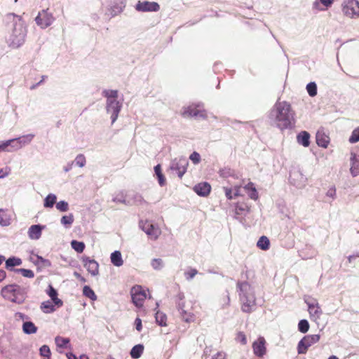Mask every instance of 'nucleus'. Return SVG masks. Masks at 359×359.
Wrapping results in <instances>:
<instances>
[{
    "label": "nucleus",
    "instance_id": "nucleus-39",
    "mask_svg": "<svg viewBox=\"0 0 359 359\" xmlns=\"http://www.w3.org/2000/svg\"><path fill=\"white\" fill-rule=\"evenodd\" d=\"M310 347L309 345L306 344V341L303 339V338L299 341L297 345V352L299 354H305Z\"/></svg>",
    "mask_w": 359,
    "mask_h": 359
},
{
    "label": "nucleus",
    "instance_id": "nucleus-7",
    "mask_svg": "<svg viewBox=\"0 0 359 359\" xmlns=\"http://www.w3.org/2000/svg\"><path fill=\"white\" fill-rule=\"evenodd\" d=\"M130 294L133 303L137 307H142L147 298L146 292L140 285H135L131 288Z\"/></svg>",
    "mask_w": 359,
    "mask_h": 359
},
{
    "label": "nucleus",
    "instance_id": "nucleus-3",
    "mask_svg": "<svg viewBox=\"0 0 359 359\" xmlns=\"http://www.w3.org/2000/svg\"><path fill=\"white\" fill-rule=\"evenodd\" d=\"M34 135H27L20 137L14 138L0 142V152L6 151L11 152L18 150L22 147L24 145L29 143Z\"/></svg>",
    "mask_w": 359,
    "mask_h": 359
},
{
    "label": "nucleus",
    "instance_id": "nucleus-17",
    "mask_svg": "<svg viewBox=\"0 0 359 359\" xmlns=\"http://www.w3.org/2000/svg\"><path fill=\"white\" fill-rule=\"evenodd\" d=\"M194 191L200 196H208L211 191V186L208 182H201L195 185Z\"/></svg>",
    "mask_w": 359,
    "mask_h": 359
},
{
    "label": "nucleus",
    "instance_id": "nucleus-6",
    "mask_svg": "<svg viewBox=\"0 0 359 359\" xmlns=\"http://www.w3.org/2000/svg\"><path fill=\"white\" fill-rule=\"evenodd\" d=\"M344 14L349 18L359 17V1L357 0H345L342 4Z\"/></svg>",
    "mask_w": 359,
    "mask_h": 359
},
{
    "label": "nucleus",
    "instance_id": "nucleus-31",
    "mask_svg": "<svg viewBox=\"0 0 359 359\" xmlns=\"http://www.w3.org/2000/svg\"><path fill=\"white\" fill-rule=\"evenodd\" d=\"M55 304H53L50 301L48 300L41 303V309L43 313H50L55 311Z\"/></svg>",
    "mask_w": 359,
    "mask_h": 359
},
{
    "label": "nucleus",
    "instance_id": "nucleus-5",
    "mask_svg": "<svg viewBox=\"0 0 359 359\" xmlns=\"http://www.w3.org/2000/svg\"><path fill=\"white\" fill-rule=\"evenodd\" d=\"M27 32V28L22 22L16 23L10 36L11 46L18 48L23 44Z\"/></svg>",
    "mask_w": 359,
    "mask_h": 359
},
{
    "label": "nucleus",
    "instance_id": "nucleus-21",
    "mask_svg": "<svg viewBox=\"0 0 359 359\" xmlns=\"http://www.w3.org/2000/svg\"><path fill=\"white\" fill-rule=\"evenodd\" d=\"M42 228L40 225H32L28 230V235L31 239H39L41 236Z\"/></svg>",
    "mask_w": 359,
    "mask_h": 359
},
{
    "label": "nucleus",
    "instance_id": "nucleus-8",
    "mask_svg": "<svg viewBox=\"0 0 359 359\" xmlns=\"http://www.w3.org/2000/svg\"><path fill=\"white\" fill-rule=\"evenodd\" d=\"M181 114L184 118L200 117L205 118L207 116L205 110L194 104L184 107Z\"/></svg>",
    "mask_w": 359,
    "mask_h": 359
},
{
    "label": "nucleus",
    "instance_id": "nucleus-63",
    "mask_svg": "<svg viewBox=\"0 0 359 359\" xmlns=\"http://www.w3.org/2000/svg\"><path fill=\"white\" fill-rule=\"evenodd\" d=\"M328 359H339V358L335 355H332Z\"/></svg>",
    "mask_w": 359,
    "mask_h": 359
},
{
    "label": "nucleus",
    "instance_id": "nucleus-4",
    "mask_svg": "<svg viewBox=\"0 0 359 359\" xmlns=\"http://www.w3.org/2000/svg\"><path fill=\"white\" fill-rule=\"evenodd\" d=\"M1 294L4 299L18 304H22L25 299L24 292L17 285L5 286L2 288Z\"/></svg>",
    "mask_w": 359,
    "mask_h": 359
},
{
    "label": "nucleus",
    "instance_id": "nucleus-14",
    "mask_svg": "<svg viewBox=\"0 0 359 359\" xmlns=\"http://www.w3.org/2000/svg\"><path fill=\"white\" fill-rule=\"evenodd\" d=\"M82 262L84 267L92 276H96L98 274L99 264L95 260L90 259L87 257H83Z\"/></svg>",
    "mask_w": 359,
    "mask_h": 359
},
{
    "label": "nucleus",
    "instance_id": "nucleus-34",
    "mask_svg": "<svg viewBox=\"0 0 359 359\" xmlns=\"http://www.w3.org/2000/svg\"><path fill=\"white\" fill-rule=\"evenodd\" d=\"M23 331L27 334H34L37 331V327L32 322H25L22 326Z\"/></svg>",
    "mask_w": 359,
    "mask_h": 359
},
{
    "label": "nucleus",
    "instance_id": "nucleus-38",
    "mask_svg": "<svg viewBox=\"0 0 359 359\" xmlns=\"http://www.w3.org/2000/svg\"><path fill=\"white\" fill-rule=\"evenodd\" d=\"M34 257H36V260L34 261L36 264L43 267L50 266L51 262L48 259H43L39 255H35Z\"/></svg>",
    "mask_w": 359,
    "mask_h": 359
},
{
    "label": "nucleus",
    "instance_id": "nucleus-36",
    "mask_svg": "<svg viewBox=\"0 0 359 359\" xmlns=\"http://www.w3.org/2000/svg\"><path fill=\"white\" fill-rule=\"evenodd\" d=\"M57 197L55 195L50 194L44 200L45 208H53V205L56 203Z\"/></svg>",
    "mask_w": 359,
    "mask_h": 359
},
{
    "label": "nucleus",
    "instance_id": "nucleus-22",
    "mask_svg": "<svg viewBox=\"0 0 359 359\" xmlns=\"http://www.w3.org/2000/svg\"><path fill=\"white\" fill-rule=\"evenodd\" d=\"M351 172L353 176H357L359 175V156L354 153H351Z\"/></svg>",
    "mask_w": 359,
    "mask_h": 359
},
{
    "label": "nucleus",
    "instance_id": "nucleus-57",
    "mask_svg": "<svg viewBox=\"0 0 359 359\" xmlns=\"http://www.w3.org/2000/svg\"><path fill=\"white\" fill-rule=\"evenodd\" d=\"M320 1L327 8L333 4L334 0H320Z\"/></svg>",
    "mask_w": 359,
    "mask_h": 359
},
{
    "label": "nucleus",
    "instance_id": "nucleus-35",
    "mask_svg": "<svg viewBox=\"0 0 359 359\" xmlns=\"http://www.w3.org/2000/svg\"><path fill=\"white\" fill-rule=\"evenodd\" d=\"M71 246L78 253L83 252L86 247L83 242L78 241L76 240H73L71 242Z\"/></svg>",
    "mask_w": 359,
    "mask_h": 359
},
{
    "label": "nucleus",
    "instance_id": "nucleus-30",
    "mask_svg": "<svg viewBox=\"0 0 359 359\" xmlns=\"http://www.w3.org/2000/svg\"><path fill=\"white\" fill-rule=\"evenodd\" d=\"M257 246L262 250H267L270 247V241L266 236H262L258 240Z\"/></svg>",
    "mask_w": 359,
    "mask_h": 359
},
{
    "label": "nucleus",
    "instance_id": "nucleus-40",
    "mask_svg": "<svg viewBox=\"0 0 359 359\" xmlns=\"http://www.w3.org/2000/svg\"><path fill=\"white\" fill-rule=\"evenodd\" d=\"M22 264V260L20 258L11 257L8 258L6 262L7 268L19 266Z\"/></svg>",
    "mask_w": 359,
    "mask_h": 359
},
{
    "label": "nucleus",
    "instance_id": "nucleus-23",
    "mask_svg": "<svg viewBox=\"0 0 359 359\" xmlns=\"http://www.w3.org/2000/svg\"><path fill=\"white\" fill-rule=\"evenodd\" d=\"M237 286L239 288V297H240L252 294V293L250 292L251 287L248 282H246V281L238 282L237 283Z\"/></svg>",
    "mask_w": 359,
    "mask_h": 359
},
{
    "label": "nucleus",
    "instance_id": "nucleus-10",
    "mask_svg": "<svg viewBox=\"0 0 359 359\" xmlns=\"http://www.w3.org/2000/svg\"><path fill=\"white\" fill-rule=\"evenodd\" d=\"M142 229L153 240H156L161 233L160 229L148 221L142 222Z\"/></svg>",
    "mask_w": 359,
    "mask_h": 359
},
{
    "label": "nucleus",
    "instance_id": "nucleus-53",
    "mask_svg": "<svg viewBox=\"0 0 359 359\" xmlns=\"http://www.w3.org/2000/svg\"><path fill=\"white\" fill-rule=\"evenodd\" d=\"M74 221L73 216L72 215L69 216H63L61 219V223L64 225H70Z\"/></svg>",
    "mask_w": 359,
    "mask_h": 359
},
{
    "label": "nucleus",
    "instance_id": "nucleus-54",
    "mask_svg": "<svg viewBox=\"0 0 359 359\" xmlns=\"http://www.w3.org/2000/svg\"><path fill=\"white\" fill-rule=\"evenodd\" d=\"M135 328L138 332H141L142 330V320L140 318H137L135 320Z\"/></svg>",
    "mask_w": 359,
    "mask_h": 359
},
{
    "label": "nucleus",
    "instance_id": "nucleus-42",
    "mask_svg": "<svg viewBox=\"0 0 359 359\" xmlns=\"http://www.w3.org/2000/svg\"><path fill=\"white\" fill-rule=\"evenodd\" d=\"M306 90L309 95L311 97H313L317 94V86L313 82H311L309 84H307Z\"/></svg>",
    "mask_w": 359,
    "mask_h": 359
},
{
    "label": "nucleus",
    "instance_id": "nucleus-15",
    "mask_svg": "<svg viewBox=\"0 0 359 359\" xmlns=\"http://www.w3.org/2000/svg\"><path fill=\"white\" fill-rule=\"evenodd\" d=\"M242 302L241 309L243 312L250 313L255 306V298L254 295L250 294L245 297H240Z\"/></svg>",
    "mask_w": 359,
    "mask_h": 359
},
{
    "label": "nucleus",
    "instance_id": "nucleus-32",
    "mask_svg": "<svg viewBox=\"0 0 359 359\" xmlns=\"http://www.w3.org/2000/svg\"><path fill=\"white\" fill-rule=\"evenodd\" d=\"M156 322L160 325V326H166L167 325V316L166 315L161 311H157L156 313Z\"/></svg>",
    "mask_w": 359,
    "mask_h": 359
},
{
    "label": "nucleus",
    "instance_id": "nucleus-16",
    "mask_svg": "<svg viewBox=\"0 0 359 359\" xmlns=\"http://www.w3.org/2000/svg\"><path fill=\"white\" fill-rule=\"evenodd\" d=\"M266 341L264 337H260L252 344L254 353L258 357H262L266 353Z\"/></svg>",
    "mask_w": 359,
    "mask_h": 359
},
{
    "label": "nucleus",
    "instance_id": "nucleus-13",
    "mask_svg": "<svg viewBox=\"0 0 359 359\" xmlns=\"http://www.w3.org/2000/svg\"><path fill=\"white\" fill-rule=\"evenodd\" d=\"M307 305L310 318L313 321H317L323 313L319 304L314 301L313 302H307Z\"/></svg>",
    "mask_w": 359,
    "mask_h": 359
},
{
    "label": "nucleus",
    "instance_id": "nucleus-9",
    "mask_svg": "<svg viewBox=\"0 0 359 359\" xmlns=\"http://www.w3.org/2000/svg\"><path fill=\"white\" fill-rule=\"evenodd\" d=\"M54 20V17L48 12V10H43L41 12H39L35 18L36 24L43 29L50 26Z\"/></svg>",
    "mask_w": 359,
    "mask_h": 359
},
{
    "label": "nucleus",
    "instance_id": "nucleus-44",
    "mask_svg": "<svg viewBox=\"0 0 359 359\" xmlns=\"http://www.w3.org/2000/svg\"><path fill=\"white\" fill-rule=\"evenodd\" d=\"M40 354L43 359H50V351L48 346L43 345L40 348Z\"/></svg>",
    "mask_w": 359,
    "mask_h": 359
},
{
    "label": "nucleus",
    "instance_id": "nucleus-29",
    "mask_svg": "<svg viewBox=\"0 0 359 359\" xmlns=\"http://www.w3.org/2000/svg\"><path fill=\"white\" fill-rule=\"evenodd\" d=\"M154 172L158 178L159 184L162 187L166 183V180L163 174L162 173L161 165L160 164L156 165L154 167Z\"/></svg>",
    "mask_w": 359,
    "mask_h": 359
},
{
    "label": "nucleus",
    "instance_id": "nucleus-48",
    "mask_svg": "<svg viewBox=\"0 0 359 359\" xmlns=\"http://www.w3.org/2000/svg\"><path fill=\"white\" fill-rule=\"evenodd\" d=\"M151 265L155 270H159L163 267V260L161 259H154L151 262Z\"/></svg>",
    "mask_w": 359,
    "mask_h": 359
},
{
    "label": "nucleus",
    "instance_id": "nucleus-62",
    "mask_svg": "<svg viewBox=\"0 0 359 359\" xmlns=\"http://www.w3.org/2000/svg\"><path fill=\"white\" fill-rule=\"evenodd\" d=\"M74 276L77 278H79L81 277V275L77 272H74Z\"/></svg>",
    "mask_w": 359,
    "mask_h": 359
},
{
    "label": "nucleus",
    "instance_id": "nucleus-1",
    "mask_svg": "<svg viewBox=\"0 0 359 359\" xmlns=\"http://www.w3.org/2000/svg\"><path fill=\"white\" fill-rule=\"evenodd\" d=\"M275 116V123L280 130L286 129L291 126L294 121V112L291 105L285 101L278 102L272 111Z\"/></svg>",
    "mask_w": 359,
    "mask_h": 359
},
{
    "label": "nucleus",
    "instance_id": "nucleus-26",
    "mask_svg": "<svg viewBox=\"0 0 359 359\" xmlns=\"http://www.w3.org/2000/svg\"><path fill=\"white\" fill-rule=\"evenodd\" d=\"M310 135L306 131H302L297 135V142L304 147H309L310 144Z\"/></svg>",
    "mask_w": 359,
    "mask_h": 359
},
{
    "label": "nucleus",
    "instance_id": "nucleus-24",
    "mask_svg": "<svg viewBox=\"0 0 359 359\" xmlns=\"http://www.w3.org/2000/svg\"><path fill=\"white\" fill-rule=\"evenodd\" d=\"M11 220V211L8 210L0 209V224L3 226H7L10 224Z\"/></svg>",
    "mask_w": 359,
    "mask_h": 359
},
{
    "label": "nucleus",
    "instance_id": "nucleus-47",
    "mask_svg": "<svg viewBox=\"0 0 359 359\" xmlns=\"http://www.w3.org/2000/svg\"><path fill=\"white\" fill-rule=\"evenodd\" d=\"M359 141V128H355L351 133L349 137V142L351 143H355Z\"/></svg>",
    "mask_w": 359,
    "mask_h": 359
},
{
    "label": "nucleus",
    "instance_id": "nucleus-64",
    "mask_svg": "<svg viewBox=\"0 0 359 359\" xmlns=\"http://www.w3.org/2000/svg\"><path fill=\"white\" fill-rule=\"evenodd\" d=\"M79 279L81 280L82 282H86V279L83 277H82L81 276Z\"/></svg>",
    "mask_w": 359,
    "mask_h": 359
},
{
    "label": "nucleus",
    "instance_id": "nucleus-52",
    "mask_svg": "<svg viewBox=\"0 0 359 359\" xmlns=\"http://www.w3.org/2000/svg\"><path fill=\"white\" fill-rule=\"evenodd\" d=\"M198 271L196 269H191L184 273V276L187 280L192 279L196 274Z\"/></svg>",
    "mask_w": 359,
    "mask_h": 359
},
{
    "label": "nucleus",
    "instance_id": "nucleus-46",
    "mask_svg": "<svg viewBox=\"0 0 359 359\" xmlns=\"http://www.w3.org/2000/svg\"><path fill=\"white\" fill-rule=\"evenodd\" d=\"M56 208L61 212H66L69 209L68 203L64 201H59L56 203Z\"/></svg>",
    "mask_w": 359,
    "mask_h": 359
},
{
    "label": "nucleus",
    "instance_id": "nucleus-11",
    "mask_svg": "<svg viewBox=\"0 0 359 359\" xmlns=\"http://www.w3.org/2000/svg\"><path fill=\"white\" fill-rule=\"evenodd\" d=\"M135 9L141 12H156L160 9V6L156 2L140 1L135 6Z\"/></svg>",
    "mask_w": 359,
    "mask_h": 359
},
{
    "label": "nucleus",
    "instance_id": "nucleus-50",
    "mask_svg": "<svg viewBox=\"0 0 359 359\" xmlns=\"http://www.w3.org/2000/svg\"><path fill=\"white\" fill-rule=\"evenodd\" d=\"M236 340V341L241 343L243 345H245L247 344L246 336L243 332H239L237 333Z\"/></svg>",
    "mask_w": 359,
    "mask_h": 359
},
{
    "label": "nucleus",
    "instance_id": "nucleus-20",
    "mask_svg": "<svg viewBox=\"0 0 359 359\" xmlns=\"http://www.w3.org/2000/svg\"><path fill=\"white\" fill-rule=\"evenodd\" d=\"M47 294L50 297L51 300L53 302L55 306L57 307H61L62 306V301L57 297V292L51 285L48 286Z\"/></svg>",
    "mask_w": 359,
    "mask_h": 359
},
{
    "label": "nucleus",
    "instance_id": "nucleus-49",
    "mask_svg": "<svg viewBox=\"0 0 359 359\" xmlns=\"http://www.w3.org/2000/svg\"><path fill=\"white\" fill-rule=\"evenodd\" d=\"M86 157L83 154H79L75 158L76 165L79 167H83L86 164Z\"/></svg>",
    "mask_w": 359,
    "mask_h": 359
},
{
    "label": "nucleus",
    "instance_id": "nucleus-28",
    "mask_svg": "<svg viewBox=\"0 0 359 359\" xmlns=\"http://www.w3.org/2000/svg\"><path fill=\"white\" fill-rule=\"evenodd\" d=\"M111 262L116 266H121L123 265V262L122 259L121 254L119 251H115L111 253Z\"/></svg>",
    "mask_w": 359,
    "mask_h": 359
},
{
    "label": "nucleus",
    "instance_id": "nucleus-33",
    "mask_svg": "<svg viewBox=\"0 0 359 359\" xmlns=\"http://www.w3.org/2000/svg\"><path fill=\"white\" fill-rule=\"evenodd\" d=\"M320 336L319 334H311L306 335L303 337V339L306 341V344L309 346L319 341Z\"/></svg>",
    "mask_w": 359,
    "mask_h": 359
},
{
    "label": "nucleus",
    "instance_id": "nucleus-18",
    "mask_svg": "<svg viewBox=\"0 0 359 359\" xmlns=\"http://www.w3.org/2000/svg\"><path fill=\"white\" fill-rule=\"evenodd\" d=\"M330 138L323 130H318L316 133V143L319 147L327 148L330 144Z\"/></svg>",
    "mask_w": 359,
    "mask_h": 359
},
{
    "label": "nucleus",
    "instance_id": "nucleus-43",
    "mask_svg": "<svg viewBox=\"0 0 359 359\" xmlns=\"http://www.w3.org/2000/svg\"><path fill=\"white\" fill-rule=\"evenodd\" d=\"M15 271L20 273L22 276L26 278H32L34 277V273L30 269H15Z\"/></svg>",
    "mask_w": 359,
    "mask_h": 359
},
{
    "label": "nucleus",
    "instance_id": "nucleus-60",
    "mask_svg": "<svg viewBox=\"0 0 359 359\" xmlns=\"http://www.w3.org/2000/svg\"><path fill=\"white\" fill-rule=\"evenodd\" d=\"M6 272L4 270H0V282L6 278Z\"/></svg>",
    "mask_w": 359,
    "mask_h": 359
},
{
    "label": "nucleus",
    "instance_id": "nucleus-58",
    "mask_svg": "<svg viewBox=\"0 0 359 359\" xmlns=\"http://www.w3.org/2000/svg\"><path fill=\"white\" fill-rule=\"evenodd\" d=\"M212 359H226V355L224 353L219 352Z\"/></svg>",
    "mask_w": 359,
    "mask_h": 359
},
{
    "label": "nucleus",
    "instance_id": "nucleus-45",
    "mask_svg": "<svg viewBox=\"0 0 359 359\" xmlns=\"http://www.w3.org/2000/svg\"><path fill=\"white\" fill-rule=\"evenodd\" d=\"M55 343L59 347H65L67 344L69 343V339L68 338H64L62 337H55Z\"/></svg>",
    "mask_w": 359,
    "mask_h": 359
},
{
    "label": "nucleus",
    "instance_id": "nucleus-37",
    "mask_svg": "<svg viewBox=\"0 0 359 359\" xmlns=\"http://www.w3.org/2000/svg\"><path fill=\"white\" fill-rule=\"evenodd\" d=\"M83 294L86 297L90 299L91 300H96L97 296L94 291L88 285H85L83 289Z\"/></svg>",
    "mask_w": 359,
    "mask_h": 359
},
{
    "label": "nucleus",
    "instance_id": "nucleus-55",
    "mask_svg": "<svg viewBox=\"0 0 359 359\" xmlns=\"http://www.w3.org/2000/svg\"><path fill=\"white\" fill-rule=\"evenodd\" d=\"M224 190L225 191L226 197L229 200H231L233 198L232 189L231 188H229V187H224Z\"/></svg>",
    "mask_w": 359,
    "mask_h": 359
},
{
    "label": "nucleus",
    "instance_id": "nucleus-25",
    "mask_svg": "<svg viewBox=\"0 0 359 359\" xmlns=\"http://www.w3.org/2000/svg\"><path fill=\"white\" fill-rule=\"evenodd\" d=\"M144 350V346L142 344H137L134 346L130 350V355L133 359L140 358Z\"/></svg>",
    "mask_w": 359,
    "mask_h": 359
},
{
    "label": "nucleus",
    "instance_id": "nucleus-19",
    "mask_svg": "<svg viewBox=\"0 0 359 359\" xmlns=\"http://www.w3.org/2000/svg\"><path fill=\"white\" fill-rule=\"evenodd\" d=\"M188 162L185 159H180L178 162L174 163L172 169L177 171V175L182 178L184 173L187 172Z\"/></svg>",
    "mask_w": 359,
    "mask_h": 359
},
{
    "label": "nucleus",
    "instance_id": "nucleus-61",
    "mask_svg": "<svg viewBox=\"0 0 359 359\" xmlns=\"http://www.w3.org/2000/svg\"><path fill=\"white\" fill-rule=\"evenodd\" d=\"M79 359H88V357L86 355H81L79 356Z\"/></svg>",
    "mask_w": 359,
    "mask_h": 359
},
{
    "label": "nucleus",
    "instance_id": "nucleus-56",
    "mask_svg": "<svg viewBox=\"0 0 359 359\" xmlns=\"http://www.w3.org/2000/svg\"><path fill=\"white\" fill-rule=\"evenodd\" d=\"M327 195L330 197H332V198H334L336 195V189L335 187H332L330 188L327 192Z\"/></svg>",
    "mask_w": 359,
    "mask_h": 359
},
{
    "label": "nucleus",
    "instance_id": "nucleus-2",
    "mask_svg": "<svg viewBox=\"0 0 359 359\" xmlns=\"http://www.w3.org/2000/svg\"><path fill=\"white\" fill-rule=\"evenodd\" d=\"M102 95L107 99L106 109L111 114V122L114 123L119 114L122 104L117 100L118 91L117 90H104Z\"/></svg>",
    "mask_w": 359,
    "mask_h": 359
},
{
    "label": "nucleus",
    "instance_id": "nucleus-27",
    "mask_svg": "<svg viewBox=\"0 0 359 359\" xmlns=\"http://www.w3.org/2000/svg\"><path fill=\"white\" fill-rule=\"evenodd\" d=\"M244 189L248 194L250 198L253 200H257L258 198V193L252 182H249L244 187Z\"/></svg>",
    "mask_w": 359,
    "mask_h": 359
},
{
    "label": "nucleus",
    "instance_id": "nucleus-59",
    "mask_svg": "<svg viewBox=\"0 0 359 359\" xmlns=\"http://www.w3.org/2000/svg\"><path fill=\"white\" fill-rule=\"evenodd\" d=\"M66 356L68 359H79L74 354L72 353H67Z\"/></svg>",
    "mask_w": 359,
    "mask_h": 359
},
{
    "label": "nucleus",
    "instance_id": "nucleus-12",
    "mask_svg": "<svg viewBox=\"0 0 359 359\" xmlns=\"http://www.w3.org/2000/svg\"><path fill=\"white\" fill-rule=\"evenodd\" d=\"M185 301L184 297H180L179 302L177 303V309L180 312L182 320L187 323L193 322L194 320V315L185 309Z\"/></svg>",
    "mask_w": 359,
    "mask_h": 359
},
{
    "label": "nucleus",
    "instance_id": "nucleus-41",
    "mask_svg": "<svg viewBox=\"0 0 359 359\" xmlns=\"http://www.w3.org/2000/svg\"><path fill=\"white\" fill-rule=\"evenodd\" d=\"M298 329L302 333H306L309 329V324L306 320H301L298 324Z\"/></svg>",
    "mask_w": 359,
    "mask_h": 359
},
{
    "label": "nucleus",
    "instance_id": "nucleus-51",
    "mask_svg": "<svg viewBox=\"0 0 359 359\" xmlns=\"http://www.w3.org/2000/svg\"><path fill=\"white\" fill-rule=\"evenodd\" d=\"M189 159L194 163L198 164L201 161V156L200 154L194 151L189 156Z\"/></svg>",
    "mask_w": 359,
    "mask_h": 359
}]
</instances>
